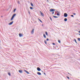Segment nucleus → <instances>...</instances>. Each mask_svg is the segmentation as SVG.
<instances>
[{"mask_svg":"<svg viewBox=\"0 0 80 80\" xmlns=\"http://www.w3.org/2000/svg\"><path fill=\"white\" fill-rule=\"evenodd\" d=\"M64 21L65 22H67V18H65L64 19Z\"/></svg>","mask_w":80,"mask_h":80,"instance_id":"nucleus-14","label":"nucleus"},{"mask_svg":"<svg viewBox=\"0 0 80 80\" xmlns=\"http://www.w3.org/2000/svg\"><path fill=\"white\" fill-rule=\"evenodd\" d=\"M54 15H56V14H54Z\"/></svg>","mask_w":80,"mask_h":80,"instance_id":"nucleus-43","label":"nucleus"},{"mask_svg":"<svg viewBox=\"0 0 80 80\" xmlns=\"http://www.w3.org/2000/svg\"><path fill=\"white\" fill-rule=\"evenodd\" d=\"M43 37L45 38H46V35H45V34H43Z\"/></svg>","mask_w":80,"mask_h":80,"instance_id":"nucleus-15","label":"nucleus"},{"mask_svg":"<svg viewBox=\"0 0 80 80\" xmlns=\"http://www.w3.org/2000/svg\"><path fill=\"white\" fill-rule=\"evenodd\" d=\"M44 43L45 44H47V41L45 40L44 41Z\"/></svg>","mask_w":80,"mask_h":80,"instance_id":"nucleus-26","label":"nucleus"},{"mask_svg":"<svg viewBox=\"0 0 80 80\" xmlns=\"http://www.w3.org/2000/svg\"><path fill=\"white\" fill-rule=\"evenodd\" d=\"M37 73V74L39 75H42V73L40 72H38Z\"/></svg>","mask_w":80,"mask_h":80,"instance_id":"nucleus-9","label":"nucleus"},{"mask_svg":"<svg viewBox=\"0 0 80 80\" xmlns=\"http://www.w3.org/2000/svg\"><path fill=\"white\" fill-rule=\"evenodd\" d=\"M53 17H54V18H58V17L57 16H53Z\"/></svg>","mask_w":80,"mask_h":80,"instance_id":"nucleus-13","label":"nucleus"},{"mask_svg":"<svg viewBox=\"0 0 80 80\" xmlns=\"http://www.w3.org/2000/svg\"><path fill=\"white\" fill-rule=\"evenodd\" d=\"M68 74H69V75H71L70 74V73H69V72H68Z\"/></svg>","mask_w":80,"mask_h":80,"instance_id":"nucleus-37","label":"nucleus"},{"mask_svg":"<svg viewBox=\"0 0 80 80\" xmlns=\"http://www.w3.org/2000/svg\"><path fill=\"white\" fill-rule=\"evenodd\" d=\"M71 17H74L73 15H71Z\"/></svg>","mask_w":80,"mask_h":80,"instance_id":"nucleus-31","label":"nucleus"},{"mask_svg":"<svg viewBox=\"0 0 80 80\" xmlns=\"http://www.w3.org/2000/svg\"><path fill=\"white\" fill-rule=\"evenodd\" d=\"M13 21H12L11 22L9 23L8 25H12V24H13Z\"/></svg>","mask_w":80,"mask_h":80,"instance_id":"nucleus-6","label":"nucleus"},{"mask_svg":"<svg viewBox=\"0 0 80 80\" xmlns=\"http://www.w3.org/2000/svg\"><path fill=\"white\" fill-rule=\"evenodd\" d=\"M73 14L74 15H76V13H73Z\"/></svg>","mask_w":80,"mask_h":80,"instance_id":"nucleus-33","label":"nucleus"},{"mask_svg":"<svg viewBox=\"0 0 80 80\" xmlns=\"http://www.w3.org/2000/svg\"><path fill=\"white\" fill-rule=\"evenodd\" d=\"M47 2H48V0H47Z\"/></svg>","mask_w":80,"mask_h":80,"instance_id":"nucleus-41","label":"nucleus"},{"mask_svg":"<svg viewBox=\"0 0 80 80\" xmlns=\"http://www.w3.org/2000/svg\"><path fill=\"white\" fill-rule=\"evenodd\" d=\"M34 33V29H33L31 31V34H33Z\"/></svg>","mask_w":80,"mask_h":80,"instance_id":"nucleus-8","label":"nucleus"},{"mask_svg":"<svg viewBox=\"0 0 80 80\" xmlns=\"http://www.w3.org/2000/svg\"><path fill=\"white\" fill-rule=\"evenodd\" d=\"M18 3L19 4H20V2H19V1H18Z\"/></svg>","mask_w":80,"mask_h":80,"instance_id":"nucleus-30","label":"nucleus"},{"mask_svg":"<svg viewBox=\"0 0 80 80\" xmlns=\"http://www.w3.org/2000/svg\"><path fill=\"white\" fill-rule=\"evenodd\" d=\"M24 70L25 72H26V73H27V74H29V72H28L27 71V70Z\"/></svg>","mask_w":80,"mask_h":80,"instance_id":"nucleus-11","label":"nucleus"},{"mask_svg":"<svg viewBox=\"0 0 80 80\" xmlns=\"http://www.w3.org/2000/svg\"><path fill=\"white\" fill-rule=\"evenodd\" d=\"M52 14H54V11L52 12Z\"/></svg>","mask_w":80,"mask_h":80,"instance_id":"nucleus-32","label":"nucleus"},{"mask_svg":"<svg viewBox=\"0 0 80 80\" xmlns=\"http://www.w3.org/2000/svg\"><path fill=\"white\" fill-rule=\"evenodd\" d=\"M45 33H46V35H47V36H48V33H47V32H45Z\"/></svg>","mask_w":80,"mask_h":80,"instance_id":"nucleus-20","label":"nucleus"},{"mask_svg":"<svg viewBox=\"0 0 80 80\" xmlns=\"http://www.w3.org/2000/svg\"><path fill=\"white\" fill-rule=\"evenodd\" d=\"M8 75L9 76H10V75H11V74H10V72H8Z\"/></svg>","mask_w":80,"mask_h":80,"instance_id":"nucleus-22","label":"nucleus"},{"mask_svg":"<svg viewBox=\"0 0 80 80\" xmlns=\"http://www.w3.org/2000/svg\"><path fill=\"white\" fill-rule=\"evenodd\" d=\"M30 8L31 10H33V8L32 7H30Z\"/></svg>","mask_w":80,"mask_h":80,"instance_id":"nucleus-23","label":"nucleus"},{"mask_svg":"<svg viewBox=\"0 0 80 80\" xmlns=\"http://www.w3.org/2000/svg\"><path fill=\"white\" fill-rule=\"evenodd\" d=\"M40 13H41V15H42V17L44 16V14H43V13H42V11H40Z\"/></svg>","mask_w":80,"mask_h":80,"instance_id":"nucleus-3","label":"nucleus"},{"mask_svg":"<svg viewBox=\"0 0 80 80\" xmlns=\"http://www.w3.org/2000/svg\"><path fill=\"white\" fill-rule=\"evenodd\" d=\"M19 35L20 37H21L23 36V35H22V33L19 34Z\"/></svg>","mask_w":80,"mask_h":80,"instance_id":"nucleus-10","label":"nucleus"},{"mask_svg":"<svg viewBox=\"0 0 80 80\" xmlns=\"http://www.w3.org/2000/svg\"><path fill=\"white\" fill-rule=\"evenodd\" d=\"M50 19L51 20H52V18L51 17L50 18Z\"/></svg>","mask_w":80,"mask_h":80,"instance_id":"nucleus-34","label":"nucleus"},{"mask_svg":"<svg viewBox=\"0 0 80 80\" xmlns=\"http://www.w3.org/2000/svg\"><path fill=\"white\" fill-rule=\"evenodd\" d=\"M78 40L79 42H80V38H78Z\"/></svg>","mask_w":80,"mask_h":80,"instance_id":"nucleus-21","label":"nucleus"},{"mask_svg":"<svg viewBox=\"0 0 80 80\" xmlns=\"http://www.w3.org/2000/svg\"><path fill=\"white\" fill-rule=\"evenodd\" d=\"M19 72L20 73H23V71H22V70L20 69L19 70Z\"/></svg>","mask_w":80,"mask_h":80,"instance_id":"nucleus-5","label":"nucleus"},{"mask_svg":"<svg viewBox=\"0 0 80 80\" xmlns=\"http://www.w3.org/2000/svg\"><path fill=\"white\" fill-rule=\"evenodd\" d=\"M37 70L38 71H40L41 70V69L39 67H38Z\"/></svg>","mask_w":80,"mask_h":80,"instance_id":"nucleus-7","label":"nucleus"},{"mask_svg":"<svg viewBox=\"0 0 80 80\" xmlns=\"http://www.w3.org/2000/svg\"><path fill=\"white\" fill-rule=\"evenodd\" d=\"M52 45H55V43H54V42H53V43H52Z\"/></svg>","mask_w":80,"mask_h":80,"instance_id":"nucleus-27","label":"nucleus"},{"mask_svg":"<svg viewBox=\"0 0 80 80\" xmlns=\"http://www.w3.org/2000/svg\"><path fill=\"white\" fill-rule=\"evenodd\" d=\"M15 11H16V8H15V9H14L13 12H15Z\"/></svg>","mask_w":80,"mask_h":80,"instance_id":"nucleus-24","label":"nucleus"},{"mask_svg":"<svg viewBox=\"0 0 80 80\" xmlns=\"http://www.w3.org/2000/svg\"><path fill=\"white\" fill-rule=\"evenodd\" d=\"M74 41H75V42H76V43L77 44V40H76V39H74Z\"/></svg>","mask_w":80,"mask_h":80,"instance_id":"nucleus-16","label":"nucleus"},{"mask_svg":"<svg viewBox=\"0 0 80 80\" xmlns=\"http://www.w3.org/2000/svg\"><path fill=\"white\" fill-rule=\"evenodd\" d=\"M44 75H46V74H45V72L44 73Z\"/></svg>","mask_w":80,"mask_h":80,"instance_id":"nucleus-36","label":"nucleus"},{"mask_svg":"<svg viewBox=\"0 0 80 80\" xmlns=\"http://www.w3.org/2000/svg\"><path fill=\"white\" fill-rule=\"evenodd\" d=\"M32 7H33V4L32 2H31L30 3Z\"/></svg>","mask_w":80,"mask_h":80,"instance_id":"nucleus-17","label":"nucleus"},{"mask_svg":"<svg viewBox=\"0 0 80 80\" xmlns=\"http://www.w3.org/2000/svg\"><path fill=\"white\" fill-rule=\"evenodd\" d=\"M42 72H43V71H42Z\"/></svg>","mask_w":80,"mask_h":80,"instance_id":"nucleus-39","label":"nucleus"},{"mask_svg":"<svg viewBox=\"0 0 80 80\" xmlns=\"http://www.w3.org/2000/svg\"><path fill=\"white\" fill-rule=\"evenodd\" d=\"M79 33H80V31H79Z\"/></svg>","mask_w":80,"mask_h":80,"instance_id":"nucleus-38","label":"nucleus"},{"mask_svg":"<svg viewBox=\"0 0 80 80\" xmlns=\"http://www.w3.org/2000/svg\"><path fill=\"white\" fill-rule=\"evenodd\" d=\"M79 35H80V34H79Z\"/></svg>","mask_w":80,"mask_h":80,"instance_id":"nucleus-42","label":"nucleus"},{"mask_svg":"<svg viewBox=\"0 0 80 80\" xmlns=\"http://www.w3.org/2000/svg\"><path fill=\"white\" fill-rule=\"evenodd\" d=\"M60 12L58 11H56V13H57V15L58 16H59V15H60Z\"/></svg>","mask_w":80,"mask_h":80,"instance_id":"nucleus-1","label":"nucleus"},{"mask_svg":"<svg viewBox=\"0 0 80 80\" xmlns=\"http://www.w3.org/2000/svg\"><path fill=\"white\" fill-rule=\"evenodd\" d=\"M64 17H67L68 16V14H67V13H65L64 14Z\"/></svg>","mask_w":80,"mask_h":80,"instance_id":"nucleus-2","label":"nucleus"},{"mask_svg":"<svg viewBox=\"0 0 80 80\" xmlns=\"http://www.w3.org/2000/svg\"><path fill=\"white\" fill-rule=\"evenodd\" d=\"M16 14H14L12 16V17H13L14 18V17H15L16 16Z\"/></svg>","mask_w":80,"mask_h":80,"instance_id":"nucleus-12","label":"nucleus"},{"mask_svg":"<svg viewBox=\"0 0 80 80\" xmlns=\"http://www.w3.org/2000/svg\"><path fill=\"white\" fill-rule=\"evenodd\" d=\"M13 18H14L12 17H12L11 19V20H12L13 19Z\"/></svg>","mask_w":80,"mask_h":80,"instance_id":"nucleus-19","label":"nucleus"},{"mask_svg":"<svg viewBox=\"0 0 80 80\" xmlns=\"http://www.w3.org/2000/svg\"><path fill=\"white\" fill-rule=\"evenodd\" d=\"M28 13L29 14V15L30 14V12L29 11L28 12Z\"/></svg>","mask_w":80,"mask_h":80,"instance_id":"nucleus-35","label":"nucleus"},{"mask_svg":"<svg viewBox=\"0 0 80 80\" xmlns=\"http://www.w3.org/2000/svg\"><path fill=\"white\" fill-rule=\"evenodd\" d=\"M38 20H39V21H40V22H41V23H42V20H40V19H38Z\"/></svg>","mask_w":80,"mask_h":80,"instance_id":"nucleus-18","label":"nucleus"},{"mask_svg":"<svg viewBox=\"0 0 80 80\" xmlns=\"http://www.w3.org/2000/svg\"><path fill=\"white\" fill-rule=\"evenodd\" d=\"M1 17H3V16H1Z\"/></svg>","mask_w":80,"mask_h":80,"instance_id":"nucleus-40","label":"nucleus"},{"mask_svg":"<svg viewBox=\"0 0 80 80\" xmlns=\"http://www.w3.org/2000/svg\"><path fill=\"white\" fill-rule=\"evenodd\" d=\"M55 9H50V12H54V11H55Z\"/></svg>","mask_w":80,"mask_h":80,"instance_id":"nucleus-4","label":"nucleus"},{"mask_svg":"<svg viewBox=\"0 0 80 80\" xmlns=\"http://www.w3.org/2000/svg\"><path fill=\"white\" fill-rule=\"evenodd\" d=\"M58 42L59 43H61V41H60V40H58Z\"/></svg>","mask_w":80,"mask_h":80,"instance_id":"nucleus-25","label":"nucleus"},{"mask_svg":"<svg viewBox=\"0 0 80 80\" xmlns=\"http://www.w3.org/2000/svg\"><path fill=\"white\" fill-rule=\"evenodd\" d=\"M47 41H48L49 40V39L48 38H47L46 39Z\"/></svg>","mask_w":80,"mask_h":80,"instance_id":"nucleus-29","label":"nucleus"},{"mask_svg":"<svg viewBox=\"0 0 80 80\" xmlns=\"http://www.w3.org/2000/svg\"><path fill=\"white\" fill-rule=\"evenodd\" d=\"M67 78H68V79H70V78L68 76H67Z\"/></svg>","mask_w":80,"mask_h":80,"instance_id":"nucleus-28","label":"nucleus"}]
</instances>
